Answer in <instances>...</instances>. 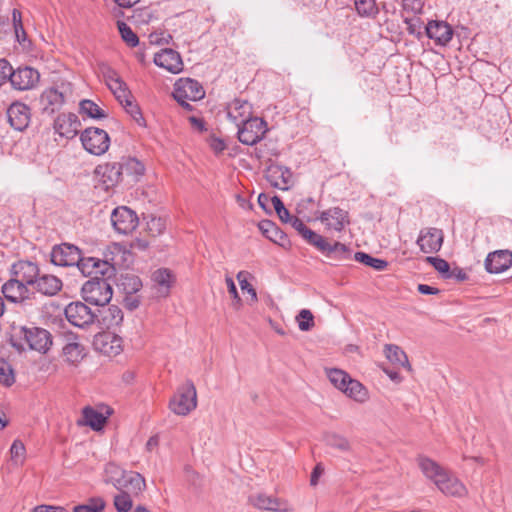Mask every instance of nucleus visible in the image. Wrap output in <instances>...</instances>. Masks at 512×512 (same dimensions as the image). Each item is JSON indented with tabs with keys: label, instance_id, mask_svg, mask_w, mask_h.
Masks as SVG:
<instances>
[{
	"label": "nucleus",
	"instance_id": "nucleus-57",
	"mask_svg": "<svg viewBox=\"0 0 512 512\" xmlns=\"http://www.w3.org/2000/svg\"><path fill=\"white\" fill-rule=\"evenodd\" d=\"M25 446L20 440H14L10 447L11 459L15 463H23L25 455Z\"/></svg>",
	"mask_w": 512,
	"mask_h": 512
},
{
	"label": "nucleus",
	"instance_id": "nucleus-40",
	"mask_svg": "<svg viewBox=\"0 0 512 512\" xmlns=\"http://www.w3.org/2000/svg\"><path fill=\"white\" fill-rule=\"evenodd\" d=\"M354 259L366 266L372 267L376 271H383L388 266V262L386 260L372 257L365 252H356Z\"/></svg>",
	"mask_w": 512,
	"mask_h": 512
},
{
	"label": "nucleus",
	"instance_id": "nucleus-37",
	"mask_svg": "<svg viewBox=\"0 0 512 512\" xmlns=\"http://www.w3.org/2000/svg\"><path fill=\"white\" fill-rule=\"evenodd\" d=\"M84 346L78 342L67 343L63 347L65 361L71 365H77L85 356Z\"/></svg>",
	"mask_w": 512,
	"mask_h": 512
},
{
	"label": "nucleus",
	"instance_id": "nucleus-3",
	"mask_svg": "<svg viewBox=\"0 0 512 512\" xmlns=\"http://www.w3.org/2000/svg\"><path fill=\"white\" fill-rule=\"evenodd\" d=\"M111 253H105L104 259L84 257L79 264V271L91 279H110L116 274L114 258Z\"/></svg>",
	"mask_w": 512,
	"mask_h": 512
},
{
	"label": "nucleus",
	"instance_id": "nucleus-47",
	"mask_svg": "<svg viewBox=\"0 0 512 512\" xmlns=\"http://www.w3.org/2000/svg\"><path fill=\"white\" fill-rule=\"evenodd\" d=\"M117 27L123 41L130 47H136L139 44L138 36L123 21H117Z\"/></svg>",
	"mask_w": 512,
	"mask_h": 512
},
{
	"label": "nucleus",
	"instance_id": "nucleus-35",
	"mask_svg": "<svg viewBox=\"0 0 512 512\" xmlns=\"http://www.w3.org/2000/svg\"><path fill=\"white\" fill-rule=\"evenodd\" d=\"M119 164L122 168L123 176H131L137 180L145 173L144 164L134 157L122 158Z\"/></svg>",
	"mask_w": 512,
	"mask_h": 512
},
{
	"label": "nucleus",
	"instance_id": "nucleus-62",
	"mask_svg": "<svg viewBox=\"0 0 512 512\" xmlns=\"http://www.w3.org/2000/svg\"><path fill=\"white\" fill-rule=\"evenodd\" d=\"M12 66L5 59H0V86L10 78Z\"/></svg>",
	"mask_w": 512,
	"mask_h": 512
},
{
	"label": "nucleus",
	"instance_id": "nucleus-50",
	"mask_svg": "<svg viewBox=\"0 0 512 512\" xmlns=\"http://www.w3.org/2000/svg\"><path fill=\"white\" fill-rule=\"evenodd\" d=\"M404 23L406 24V30L410 35L415 36L418 40L423 37V22L419 17L405 18Z\"/></svg>",
	"mask_w": 512,
	"mask_h": 512
},
{
	"label": "nucleus",
	"instance_id": "nucleus-32",
	"mask_svg": "<svg viewBox=\"0 0 512 512\" xmlns=\"http://www.w3.org/2000/svg\"><path fill=\"white\" fill-rule=\"evenodd\" d=\"M259 229L265 237L279 245L283 246L284 242L287 240V235L270 220L261 221L259 223Z\"/></svg>",
	"mask_w": 512,
	"mask_h": 512
},
{
	"label": "nucleus",
	"instance_id": "nucleus-51",
	"mask_svg": "<svg viewBox=\"0 0 512 512\" xmlns=\"http://www.w3.org/2000/svg\"><path fill=\"white\" fill-rule=\"evenodd\" d=\"M246 274L247 272L240 271L238 272L236 278L240 284L241 289L250 295V304H253L258 300L257 292L255 288L247 281Z\"/></svg>",
	"mask_w": 512,
	"mask_h": 512
},
{
	"label": "nucleus",
	"instance_id": "nucleus-52",
	"mask_svg": "<svg viewBox=\"0 0 512 512\" xmlns=\"http://www.w3.org/2000/svg\"><path fill=\"white\" fill-rule=\"evenodd\" d=\"M166 222L161 217L151 216L147 221V230L152 236H158L164 232Z\"/></svg>",
	"mask_w": 512,
	"mask_h": 512
},
{
	"label": "nucleus",
	"instance_id": "nucleus-19",
	"mask_svg": "<svg viewBox=\"0 0 512 512\" xmlns=\"http://www.w3.org/2000/svg\"><path fill=\"white\" fill-rule=\"evenodd\" d=\"M424 29L426 36L440 46H446L452 40L454 34L451 25L442 20H431Z\"/></svg>",
	"mask_w": 512,
	"mask_h": 512
},
{
	"label": "nucleus",
	"instance_id": "nucleus-14",
	"mask_svg": "<svg viewBox=\"0 0 512 512\" xmlns=\"http://www.w3.org/2000/svg\"><path fill=\"white\" fill-rule=\"evenodd\" d=\"M111 222L118 233L128 234L138 226L139 219L132 209L119 206L112 211Z\"/></svg>",
	"mask_w": 512,
	"mask_h": 512
},
{
	"label": "nucleus",
	"instance_id": "nucleus-34",
	"mask_svg": "<svg viewBox=\"0 0 512 512\" xmlns=\"http://www.w3.org/2000/svg\"><path fill=\"white\" fill-rule=\"evenodd\" d=\"M386 358L393 364L411 370V365L408 361L406 353L397 345L386 344L384 347Z\"/></svg>",
	"mask_w": 512,
	"mask_h": 512
},
{
	"label": "nucleus",
	"instance_id": "nucleus-17",
	"mask_svg": "<svg viewBox=\"0 0 512 512\" xmlns=\"http://www.w3.org/2000/svg\"><path fill=\"white\" fill-rule=\"evenodd\" d=\"M40 74L37 70L25 66L16 70L11 69L9 81L14 89L24 91L32 89L39 81Z\"/></svg>",
	"mask_w": 512,
	"mask_h": 512
},
{
	"label": "nucleus",
	"instance_id": "nucleus-15",
	"mask_svg": "<svg viewBox=\"0 0 512 512\" xmlns=\"http://www.w3.org/2000/svg\"><path fill=\"white\" fill-rule=\"evenodd\" d=\"M443 240L444 233L441 229L428 227L420 230L416 243L423 253L432 254L441 249Z\"/></svg>",
	"mask_w": 512,
	"mask_h": 512
},
{
	"label": "nucleus",
	"instance_id": "nucleus-58",
	"mask_svg": "<svg viewBox=\"0 0 512 512\" xmlns=\"http://www.w3.org/2000/svg\"><path fill=\"white\" fill-rule=\"evenodd\" d=\"M122 302L126 309L133 311L137 309L141 303V297L138 293L122 295Z\"/></svg>",
	"mask_w": 512,
	"mask_h": 512
},
{
	"label": "nucleus",
	"instance_id": "nucleus-21",
	"mask_svg": "<svg viewBox=\"0 0 512 512\" xmlns=\"http://www.w3.org/2000/svg\"><path fill=\"white\" fill-rule=\"evenodd\" d=\"M81 123L74 113H62L54 120V130L61 137L74 138L79 131Z\"/></svg>",
	"mask_w": 512,
	"mask_h": 512
},
{
	"label": "nucleus",
	"instance_id": "nucleus-53",
	"mask_svg": "<svg viewBox=\"0 0 512 512\" xmlns=\"http://www.w3.org/2000/svg\"><path fill=\"white\" fill-rule=\"evenodd\" d=\"M105 501L101 498L91 499V504L78 505L73 508L74 512H103Z\"/></svg>",
	"mask_w": 512,
	"mask_h": 512
},
{
	"label": "nucleus",
	"instance_id": "nucleus-8",
	"mask_svg": "<svg viewBox=\"0 0 512 512\" xmlns=\"http://www.w3.org/2000/svg\"><path fill=\"white\" fill-rule=\"evenodd\" d=\"M83 258L82 251L70 243L55 245L51 251V262L56 266H76L79 269Z\"/></svg>",
	"mask_w": 512,
	"mask_h": 512
},
{
	"label": "nucleus",
	"instance_id": "nucleus-36",
	"mask_svg": "<svg viewBox=\"0 0 512 512\" xmlns=\"http://www.w3.org/2000/svg\"><path fill=\"white\" fill-rule=\"evenodd\" d=\"M325 248L326 249L325 251H322V254L331 259L347 260L351 256L350 248L338 241H335L334 243L327 242Z\"/></svg>",
	"mask_w": 512,
	"mask_h": 512
},
{
	"label": "nucleus",
	"instance_id": "nucleus-1",
	"mask_svg": "<svg viewBox=\"0 0 512 512\" xmlns=\"http://www.w3.org/2000/svg\"><path fill=\"white\" fill-rule=\"evenodd\" d=\"M417 463L423 474L446 496L464 497L467 495L465 485L436 461L426 456H419Z\"/></svg>",
	"mask_w": 512,
	"mask_h": 512
},
{
	"label": "nucleus",
	"instance_id": "nucleus-12",
	"mask_svg": "<svg viewBox=\"0 0 512 512\" xmlns=\"http://www.w3.org/2000/svg\"><path fill=\"white\" fill-rule=\"evenodd\" d=\"M204 96L203 86L195 79L181 78L174 84L173 97L176 101H198Z\"/></svg>",
	"mask_w": 512,
	"mask_h": 512
},
{
	"label": "nucleus",
	"instance_id": "nucleus-6",
	"mask_svg": "<svg viewBox=\"0 0 512 512\" xmlns=\"http://www.w3.org/2000/svg\"><path fill=\"white\" fill-rule=\"evenodd\" d=\"M197 406L196 388L192 382L180 387L169 402V408L177 415L185 416Z\"/></svg>",
	"mask_w": 512,
	"mask_h": 512
},
{
	"label": "nucleus",
	"instance_id": "nucleus-44",
	"mask_svg": "<svg viewBox=\"0 0 512 512\" xmlns=\"http://www.w3.org/2000/svg\"><path fill=\"white\" fill-rule=\"evenodd\" d=\"M326 444L334 449H337L341 452H349L351 450V444L349 440L337 433H328L325 436Z\"/></svg>",
	"mask_w": 512,
	"mask_h": 512
},
{
	"label": "nucleus",
	"instance_id": "nucleus-61",
	"mask_svg": "<svg viewBox=\"0 0 512 512\" xmlns=\"http://www.w3.org/2000/svg\"><path fill=\"white\" fill-rule=\"evenodd\" d=\"M208 143H209V146L210 148L216 153V154H220L222 153L225 149H226V144L225 142L214 136V135H211L209 138H208Z\"/></svg>",
	"mask_w": 512,
	"mask_h": 512
},
{
	"label": "nucleus",
	"instance_id": "nucleus-64",
	"mask_svg": "<svg viewBox=\"0 0 512 512\" xmlns=\"http://www.w3.org/2000/svg\"><path fill=\"white\" fill-rule=\"evenodd\" d=\"M113 94L122 106L133 99V96L131 95L127 85L122 87L118 92H114Z\"/></svg>",
	"mask_w": 512,
	"mask_h": 512
},
{
	"label": "nucleus",
	"instance_id": "nucleus-16",
	"mask_svg": "<svg viewBox=\"0 0 512 512\" xmlns=\"http://www.w3.org/2000/svg\"><path fill=\"white\" fill-rule=\"evenodd\" d=\"M327 230L341 232L350 224L349 212L340 207H331L324 210L317 217Z\"/></svg>",
	"mask_w": 512,
	"mask_h": 512
},
{
	"label": "nucleus",
	"instance_id": "nucleus-27",
	"mask_svg": "<svg viewBox=\"0 0 512 512\" xmlns=\"http://www.w3.org/2000/svg\"><path fill=\"white\" fill-rule=\"evenodd\" d=\"M154 63L174 74L179 73L183 69V62L180 54L171 49L165 48L154 56Z\"/></svg>",
	"mask_w": 512,
	"mask_h": 512
},
{
	"label": "nucleus",
	"instance_id": "nucleus-13",
	"mask_svg": "<svg viewBox=\"0 0 512 512\" xmlns=\"http://www.w3.org/2000/svg\"><path fill=\"white\" fill-rule=\"evenodd\" d=\"M2 293L8 301L13 303H27L35 299V291L14 277L2 286Z\"/></svg>",
	"mask_w": 512,
	"mask_h": 512
},
{
	"label": "nucleus",
	"instance_id": "nucleus-5",
	"mask_svg": "<svg viewBox=\"0 0 512 512\" xmlns=\"http://www.w3.org/2000/svg\"><path fill=\"white\" fill-rule=\"evenodd\" d=\"M81 294L85 302L105 306L110 302L113 291L108 279H90L83 284Z\"/></svg>",
	"mask_w": 512,
	"mask_h": 512
},
{
	"label": "nucleus",
	"instance_id": "nucleus-59",
	"mask_svg": "<svg viewBox=\"0 0 512 512\" xmlns=\"http://www.w3.org/2000/svg\"><path fill=\"white\" fill-rule=\"evenodd\" d=\"M225 281L227 284L228 292L230 293V295L233 297V300H234L233 306L238 309L242 304V300L238 294L236 285H235L233 279L229 276L226 277Z\"/></svg>",
	"mask_w": 512,
	"mask_h": 512
},
{
	"label": "nucleus",
	"instance_id": "nucleus-55",
	"mask_svg": "<svg viewBox=\"0 0 512 512\" xmlns=\"http://www.w3.org/2000/svg\"><path fill=\"white\" fill-rule=\"evenodd\" d=\"M426 262L431 264L434 267V269L442 275L443 278H445V275H447L450 272L449 263L442 258L428 256L426 257Z\"/></svg>",
	"mask_w": 512,
	"mask_h": 512
},
{
	"label": "nucleus",
	"instance_id": "nucleus-56",
	"mask_svg": "<svg viewBox=\"0 0 512 512\" xmlns=\"http://www.w3.org/2000/svg\"><path fill=\"white\" fill-rule=\"evenodd\" d=\"M271 202L273 204V207L281 220L282 223H287V220H290L291 214L284 206L282 200L278 196L271 197Z\"/></svg>",
	"mask_w": 512,
	"mask_h": 512
},
{
	"label": "nucleus",
	"instance_id": "nucleus-4",
	"mask_svg": "<svg viewBox=\"0 0 512 512\" xmlns=\"http://www.w3.org/2000/svg\"><path fill=\"white\" fill-rule=\"evenodd\" d=\"M71 95L72 86L70 83L65 82L44 90L40 96L42 113L50 116L59 111Z\"/></svg>",
	"mask_w": 512,
	"mask_h": 512
},
{
	"label": "nucleus",
	"instance_id": "nucleus-10",
	"mask_svg": "<svg viewBox=\"0 0 512 512\" xmlns=\"http://www.w3.org/2000/svg\"><path fill=\"white\" fill-rule=\"evenodd\" d=\"M20 338L24 339L29 348L45 354L52 345V336L46 329L38 327H21Z\"/></svg>",
	"mask_w": 512,
	"mask_h": 512
},
{
	"label": "nucleus",
	"instance_id": "nucleus-43",
	"mask_svg": "<svg viewBox=\"0 0 512 512\" xmlns=\"http://www.w3.org/2000/svg\"><path fill=\"white\" fill-rule=\"evenodd\" d=\"M328 378L330 382L342 392L352 379L348 373L336 368L328 371Z\"/></svg>",
	"mask_w": 512,
	"mask_h": 512
},
{
	"label": "nucleus",
	"instance_id": "nucleus-25",
	"mask_svg": "<svg viewBox=\"0 0 512 512\" xmlns=\"http://www.w3.org/2000/svg\"><path fill=\"white\" fill-rule=\"evenodd\" d=\"M228 118L240 126L245 121L252 119V105L247 100L236 98L228 103L227 107Z\"/></svg>",
	"mask_w": 512,
	"mask_h": 512
},
{
	"label": "nucleus",
	"instance_id": "nucleus-2",
	"mask_svg": "<svg viewBox=\"0 0 512 512\" xmlns=\"http://www.w3.org/2000/svg\"><path fill=\"white\" fill-rule=\"evenodd\" d=\"M107 472L112 473L109 482L122 492L127 491L130 496H139L146 488L144 477L134 471H123L115 465H109Z\"/></svg>",
	"mask_w": 512,
	"mask_h": 512
},
{
	"label": "nucleus",
	"instance_id": "nucleus-42",
	"mask_svg": "<svg viewBox=\"0 0 512 512\" xmlns=\"http://www.w3.org/2000/svg\"><path fill=\"white\" fill-rule=\"evenodd\" d=\"M357 13L362 17L375 18L379 13V8L375 0H355Z\"/></svg>",
	"mask_w": 512,
	"mask_h": 512
},
{
	"label": "nucleus",
	"instance_id": "nucleus-39",
	"mask_svg": "<svg viewBox=\"0 0 512 512\" xmlns=\"http://www.w3.org/2000/svg\"><path fill=\"white\" fill-rule=\"evenodd\" d=\"M343 393L355 401L361 403L365 402L368 397L367 389L358 380L355 379L350 380Z\"/></svg>",
	"mask_w": 512,
	"mask_h": 512
},
{
	"label": "nucleus",
	"instance_id": "nucleus-30",
	"mask_svg": "<svg viewBox=\"0 0 512 512\" xmlns=\"http://www.w3.org/2000/svg\"><path fill=\"white\" fill-rule=\"evenodd\" d=\"M152 281L157 288L158 295L165 297L170 292L173 283V274L168 269H158L152 274Z\"/></svg>",
	"mask_w": 512,
	"mask_h": 512
},
{
	"label": "nucleus",
	"instance_id": "nucleus-33",
	"mask_svg": "<svg viewBox=\"0 0 512 512\" xmlns=\"http://www.w3.org/2000/svg\"><path fill=\"white\" fill-rule=\"evenodd\" d=\"M101 342V350L107 354H119L122 351L123 340L115 333H104L97 338V343Z\"/></svg>",
	"mask_w": 512,
	"mask_h": 512
},
{
	"label": "nucleus",
	"instance_id": "nucleus-11",
	"mask_svg": "<svg viewBox=\"0 0 512 512\" xmlns=\"http://www.w3.org/2000/svg\"><path fill=\"white\" fill-rule=\"evenodd\" d=\"M67 320L76 327L84 328L92 325L97 318L94 311L83 302H72L65 308Z\"/></svg>",
	"mask_w": 512,
	"mask_h": 512
},
{
	"label": "nucleus",
	"instance_id": "nucleus-54",
	"mask_svg": "<svg viewBox=\"0 0 512 512\" xmlns=\"http://www.w3.org/2000/svg\"><path fill=\"white\" fill-rule=\"evenodd\" d=\"M123 107L138 125L145 126V119L141 113L139 106L134 102V98L127 102L125 105H123Z\"/></svg>",
	"mask_w": 512,
	"mask_h": 512
},
{
	"label": "nucleus",
	"instance_id": "nucleus-9",
	"mask_svg": "<svg viewBox=\"0 0 512 512\" xmlns=\"http://www.w3.org/2000/svg\"><path fill=\"white\" fill-rule=\"evenodd\" d=\"M238 127V139L242 144L253 146L264 137L267 132L266 122L258 117L245 121Z\"/></svg>",
	"mask_w": 512,
	"mask_h": 512
},
{
	"label": "nucleus",
	"instance_id": "nucleus-23",
	"mask_svg": "<svg viewBox=\"0 0 512 512\" xmlns=\"http://www.w3.org/2000/svg\"><path fill=\"white\" fill-rule=\"evenodd\" d=\"M512 266V252L510 250H496L490 252L485 259V269L488 273L498 274Z\"/></svg>",
	"mask_w": 512,
	"mask_h": 512
},
{
	"label": "nucleus",
	"instance_id": "nucleus-60",
	"mask_svg": "<svg viewBox=\"0 0 512 512\" xmlns=\"http://www.w3.org/2000/svg\"><path fill=\"white\" fill-rule=\"evenodd\" d=\"M12 21H13V26H14V30H15V35L17 37V40L20 41L19 31H22L23 36H25L26 33L23 28L21 12L19 10H17V9L13 10Z\"/></svg>",
	"mask_w": 512,
	"mask_h": 512
},
{
	"label": "nucleus",
	"instance_id": "nucleus-24",
	"mask_svg": "<svg viewBox=\"0 0 512 512\" xmlns=\"http://www.w3.org/2000/svg\"><path fill=\"white\" fill-rule=\"evenodd\" d=\"M266 180L271 186L280 189L288 190L292 182V172L288 167L273 164L270 165L266 171Z\"/></svg>",
	"mask_w": 512,
	"mask_h": 512
},
{
	"label": "nucleus",
	"instance_id": "nucleus-7",
	"mask_svg": "<svg viewBox=\"0 0 512 512\" xmlns=\"http://www.w3.org/2000/svg\"><path fill=\"white\" fill-rule=\"evenodd\" d=\"M81 142L84 149L93 155H103L110 146L108 133L97 127L86 128L81 133Z\"/></svg>",
	"mask_w": 512,
	"mask_h": 512
},
{
	"label": "nucleus",
	"instance_id": "nucleus-48",
	"mask_svg": "<svg viewBox=\"0 0 512 512\" xmlns=\"http://www.w3.org/2000/svg\"><path fill=\"white\" fill-rule=\"evenodd\" d=\"M114 507L117 512H129L133 506L132 496L127 491H120L114 496Z\"/></svg>",
	"mask_w": 512,
	"mask_h": 512
},
{
	"label": "nucleus",
	"instance_id": "nucleus-31",
	"mask_svg": "<svg viewBox=\"0 0 512 512\" xmlns=\"http://www.w3.org/2000/svg\"><path fill=\"white\" fill-rule=\"evenodd\" d=\"M123 311L117 305H110L101 311V323L107 329L118 327L123 322Z\"/></svg>",
	"mask_w": 512,
	"mask_h": 512
},
{
	"label": "nucleus",
	"instance_id": "nucleus-63",
	"mask_svg": "<svg viewBox=\"0 0 512 512\" xmlns=\"http://www.w3.org/2000/svg\"><path fill=\"white\" fill-rule=\"evenodd\" d=\"M286 224H290L292 226V228H294L301 237L304 236V231L308 230V227L297 216L291 215L290 220H287Z\"/></svg>",
	"mask_w": 512,
	"mask_h": 512
},
{
	"label": "nucleus",
	"instance_id": "nucleus-38",
	"mask_svg": "<svg viewBox=\"0 0 512 512\" xmlns=\"http://www.w3.org/2000/svg\"><path fill=\"white\" fill-rule=\"evenodd\" d=\"M83 418L85 424L90 426L93 430L99 431L106 423V417L91 407L83 409Z\"/></svg>",
	"mask_w": 512,
	"mask_h": 512
},
{
	"label": "nucleus",
	"instance_id": "nucleus-45",
	"mask_svg": "<svg viewBox=\"0 0 512 512\" xmlns=\"http://www.w3.org/2000/svg\"><path fill=\"white\" fill-rule=\"evenodd\" d=\"M16 381L12 365L5 359H0V384L11 387Z\"/></svg>",
	"mask_w": 512,
	"mask_h": 512
},
{
	"label": "nucleus",
	"instance_id": "nucleus-26",
	"mask_svg": "<svg viewBox=\"0 0 512 512\" xmlns=\"http://www.w3.org/2000/svg\"><path fill=\"white\" fill-rule=\"evenodd\" d=\"M95 173L101 176V182L106 190L115 187L124 178L119 162L98 165L95 169Z\"/></svg>",
	"mask_w": 512,
	"mask_h": 512
},
{
	"label": "nucleus",
	"instance_id": "nucleus-20",
	"mask_svg": "<svg viewBox=\"0 0 512 512\" xmlns=\"http://www.w3.org/2000/svg\"><path fill=\"white\" fill-rule=\"evenodd\" d=\"M250 503L260 510L273 512H291L292 508L287 501L267 495L266 493H257L249 497Z\"/></svg>",
	"mask_w": 512,
	"mask_h": 512
},
{
	"label": "nucleus",
	"instance_id": "nucleus-28",
	"mask_svg": "<svg viewBox=\"0 0 512 512\" xmlns=\"http://www.w3.org/2000/svg\"><path fill=\"white\" fill-rule=\"evenodd\" d=\"M62 281L50 274H44L42 276H38L35 281L34 288L35 293L39 292L45 296H54L62 289Z\"/></svg>",
	"mask_w": 512,
	"mask_h": 512
},
{
	"label": "nucleus",
	"instance_id": "nucleus-49",
	"mask_svg": "<svg viewBox=\"0 0 512 512\" xmlns=\"http://www.w3.org/2000/svg\"><path fill=\"white\" fill-rule=\"evenodd\" d=\"M296 319L301 331H309L314 327V316L308 309H302Z\"/></svg>",
	"mask_w": 512,
	"mask_h": 512
},
{
	"label": "nucleus",
	"instance_id": "nucleus-29",
	"mask_svg": "<svg viewBox=\"0 0 512 512\" xmlns=\"http://www.w3.org/2000/svg\"><path fill=\"white\" fill-rule=\"evenodd\" d=\"M116 286L118 291L122 294L138 293L142 287L141 279L132 273H123L117 279Z\"/></svg>",
	"mask_w": 512,
	"mask_h": 512
},
{
	"label": "nucleus",
	"instance_id": "nucleus-46",
	"mask_svg": "<svg viewBox=\"0 0 512 512\" xmlns=\"http://www.w3.org/2000/svg\"><path fill=\"white\" fill-rule=\"evenodd\" d=\"M309 245L315 247L318 251L322 253L325 251V245L327 244V239L322 235L314 232L310 228L304 231V236L302 237Z\"/></svg>",
	"mask_w": 512,
	"mask_h": 512
},
{
	"label": "nucleus",
	"instance_id": "nucleus-18",
	"mask_svg": "<svg viewBox=\"0 0 512 512\" xmlns=\"http://www.w3.org/2000/svg\"><path fill=\"white\" fill-rule=\"evenodd\" d=\"M10 126L16 131H24L31 121V109L28 105L15 101L6 111Z\"/></svg>",
	"mask_w": 512,
	"mask_h": 512
},
{
	"label": "nucleus",
	"instance_id": "nucleus-22",
	"mask_svg": "<svg viewBox=\"0 0 512 512\" xmlns=\"http://www.w3.org/2000/svg\"><path fill=\"white\" fill-rule=\"evenodd\" d=\"M11 274L17 280L28 286H33L40 274L38 265L32 261L19 260L11 267Z\"/></svg>",
	"mask_w": 512,
	"mask_h": 512
},
{
	"label": "nucleus",
	"instance_id": "nucleus-41",
	"mask_svg": "<svg viewBox=\"0 0 512 512\" xmlns=\"http://www.w3.org/2000/svg\"><path fill=\"white\" fill-rule=\"evenodd\" d=\"M80 112L92 119H103L108 116L102 108L89 99H84L80 102Z\"/></svg>",
	"mask_w": 512,
	"mask_h": 512
}]
</instances>
